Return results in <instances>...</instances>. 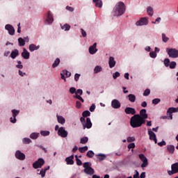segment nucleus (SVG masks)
Masks as SVG:
<instances>
[{
  "label": "nucleus",
  "instance_id": "1",
  "mask_svg": "<svg viewBox=\"0 0 178 178\" xmlns=\"http://www.w3.org/2000/svg\"><path fill=\"white\" fill-rule=\"evenodd\" d=\"M126 12V5L124 3L120 1L118 2L113 9L112 15L114 17H119V16H122Z\"/></svg>",
  "mask_w": 178,
  "mask_h": 178
},
{
  "label": "nucleus",
  "instance_id": "2",
  "mask_svg": "<svg viewBox=\"0 0 178 178\" xmlns=\"http://www.w3.org/2000/svg\"><path fill=\"white\" fill-rule=\"evenodd\" d=\"M91 115V113L89 111H85L82 113V116L80 118V121L83 126V129L86 130V129H91L92 127V123H91V119L90 118H88V116H90Z\"/></svg>",
  "mask_w": 178,
  "mask_h": 178
},
{
  "label": "nucleus",
  "instance_id": "3",
  "mask_svg": "<svg viewBox=\"0 0 178 178\" xmlns=\"http://www.w3.org/2000/svg\"><path fill=\"white\" fill-rule=\"evenodd\" d=\"M130 124L133 129H137V127H141L143 124H145V122L140 118L138 114H136L131 118Z\"/></svg>",
  "mask_w": 178,
  "mask_h": 178
},
{
  "label": "nucleus",
  "instance_id": "4",
  "mask_svg": "<svg viewBox=\"0 0 178 178\" xmlns=\"http://www.w3.org/2000/svg\"><path fill=\"white\" fill-rule=\"evenodd\" d=\"M84 168L83 172L86 175H88L89 176H92L94 173H95V170L92 168H91V163L86 162L83 164Z\"/></svg>",
  "mask_w": 178,
  "mask_h": 178
},
{
  "label": "nucleus",
  "instance_id": "5",
  "mask_svg": "<svg viewBox=\"0 0 178 178\" xmlns=\"http://www.w3.org/2000/svg\"><path fill=\"white\" fill-rule=\"evenodd\" d=\"M44 163H45V161L44 160V159L40 158L33 163V168L34 169H38L40 168H42Z\"/></svg>",
  "mask_w": 178,
  "mask_h": 178
},
{
  "label": "nucleus",
  "instance_id": "6",
  "mask_svg": "<svg viewBox=\"0 0 178 178\" xmlns=\"http://www.w3.org/2000/svg\"><path fill=\"white\" fill-rule=\"evenodd\" d=\"M57 134L60 137H62V138H66V137H67V135L69 134V133L67 132V131H66L65 127H61L58 129Z\"/></svg>",
  "mask_w": 178,
  "mask_h": 178
},
{
  "label": "nucleus",
  "instance_id": "7",
  "mask_svg": "<svg viewBox=\"0 0 178 178\" xmlns=\"http://www.w3.org/2000/svg\"><path fill=\"white\" fill-rule=\"evenodd\" d=\"M166 51L169 58H178V50L176 49H167Z\"/></svg>",
  "mask_w": 178,
  "mask_h": 178
},
{
  "label": "nucleus",
  "instance_id": "8",
  "mask_svg": "<svg viewBox=\"0 0 178 178\" xmlns=\"http://www.w3.org/2000/svg\"><path fill=\"white\" fill-rule=\"evenodd\" d=\"M168 173L170 176L178 173V162L171 165V170H168Z\"/></svg>",
  "mask_w": 178,
  "mask_h": 178
},
{
  "label": "nucleus",
  "instance_id": "9",
  "mask_svg": "<svg viewBox=\"0 0 178 178\" xmlns=\"http://www.w3.org/2000/svg\"><path fill=\"white\" fill-rule=\"evenodd\" d=\"M138 116L145 123V120L148 119V114L147 113V110L145 108L141 109L139 112Z\"/></svg>",
  "mask_w": 178,
  "mask_h": 178
},
{
  "label": "nucleus",
  "instance_id": "10",
  "mask_svg": "<svg viewBox=\"0 0 178 178\" xmlns=\"http://www.w3.org/2000/svg\"><path fill=\"white\" fill-rule=\"evenodd\" d=\"M139 159L142 161L141 168H147L148 166V159L144 155V154H139Z\"/></svg>",
  "mask_w": 178,
  "mask_h": 178
},
{
  "label": "nucleus",
  "instance_id": "11",
  "mask_svg": "<svg viewBox=\"0 0 178 178\" xmlns=\"http://www.w3.org/2000/svg\"><path fill=\"white\" fill-rule=\"evenodd\" d=\"M136 26H147L148 25V18L143 17L140 18V20L136 22Z\"/></svg>",
  "mask_w": 178,
  "mask_h": 178
},
{
  "label": "nucleus",
  "instance_id": "12",
  "mask_svg": "<svg viewBox=\"0 0 178 178\" xmlns=\"http://www.w3.org/2000/svg\"><path fill=\"white\" fill-rule=\"evenodd\" d=\"M176 112H178V107L169 108L167 111V114L169 115V119L172 120V119H173V115H172V113H176Z\"/></svg>",
  "mask_w": 178,
  "mask_h": 178
},
{
  "label": "nucleus",
  "instance_id": "13",
  "mask_svg": "<svg viewBox=\"0 0 178 178\" xmlns=\"http://www.w3.org/2000/svg\"><path fill=\"white\" fill-rule=\"evenodd\" d=\"M15 158L19 161H24V159H26V154L20 150H17L15 152Z\"/></svg>",
  "mask_w": 178,
  "mask_h": 178
},
{
  "label": "nucleus",
  "instance_id": "14",
  "mask_svg": "<svg viewBox=\"0 0 178 178\" xmlns=\"http://www.w3.org/2000/svg\"><path fill=\"white\" fill-rule=\"evenodd\" d=\"M19 113H20V111L19 110H16V109L12 110L13 118L11 117L10 118L11 123H16L17 122L16 116H17V115H19Z\"/></svg>",
  "mask_w": 178,
  "mask_h": 178
},
{
  "label": "nucleus",
  "instance_id": "15",
  "mask_svg": "<svg viewBox=\"0 0 178 178\" xmlns=\"http://www.w3.org/2000/svg\"><path fill=\"white\" fill-rule=\"evenodd\" d=\"M148 134L149 136V140H154V143L156 144L158 143V140L156 139V135L151 129H148Z\"/></svg>",
  "mask_w": 178,
  "mask_h": 178
},
{
  "label": "nucleus",
  "instance_id": "16",
  "mask_svg": "<svg viewBox=\"0 0 178 178\" xmlns=\"http://www.w3.org/2000/svg\"><path fill=\"white\" fill-rule=\"evenodd\" d=\"M5 29L8 31L10 35H15V28L12 25L6 24Z\"/></svg>",
  "mask_w": 178,
  "mask_h": 178
},
{
  "label": "nucleus",
  "instance_id": "17",
  "mask_svg": "<svg viewBox=\"0 0 178 178\" xmlns=\"http://www.w3.org/2000/svg\"><path fill=\"white\" fill-rule=\"evenodd\" d=\"M111 106L114 109H119L121 106L120 102L118 99H113L111 102Z\"/></svg>",
  "mask_w": 178,
  "mask_h": 178
},
{
  "label": "nucleus",
  "instance_id": "18",
  "mask_svg": "<svg viewBox=\"0 0 178 178\" xmlns=\"http://www.w3.org/2000/svg\"><path fill=\"white\" fill-rule=\"evenodd\" d=\"M124 112L125 113H127V115H136V108H131V107H126L124 109Z\"/></svg>",
  "mask_w": 178,
  "mask_h": 178
},
{
  "label": "nucleus",
  "instance_id": "19",
  "mask_svg": "<svg viewBox=\"0 0 178 178\" xmlns=\"http://www.w3.org/2000/svg\"><path fill=\"white\" fill-rule=\"evenodd\" d=\"M52 23H54V16L51 14V12H49L45 21V24H52Z\"/></svg>",
  "mask_w": 178,
  "mask_h": 178
},
{
  "label": "nucleus",
  "instance_id": "20",
  "mask_svg": "<svg viewBox=\"0 0 178 178\" xmlns=\"http://www.w3.org/2000/svg\"><path fill=\"white\" fill-rule=\"evenodd\" d=\"M98 49H97V43H94L93 45L89 47V53L90 55H94L97 54Z\"/></svg>",
  "mask_w": 178,
  "mask_h": 178
},
{
  "label": "nucleus",
  "instance_id": "21",
  "mask_svg": "<svg viewBox=\"0 0 178 178\" xmlns=\"http://www.w3.org/2000/svg\"><path fill=\"white\" fill-rule=\"evenodd\" d=\"M108 65H109L110 69H113V67H115L116 65V61L115 60V58L113 56L109 57Z\"/></svg>",
  "mask_w": 178,
  "mask_h": 178
},
{
  "label": "nucleus",
  "instance_id": "22",
  "mask_svg": "<svg viewBox=\"0 0 178 178\" xmlns=\"http://www.w3.org/2000/svg\"><path fill=\"white\" fill-rule=\"evenodd\" d=\"M22 56L24 59H30V52L24 48L22 53Z\"/></svg>",
  "mask_w": 178,
  "mask_h": 178
},
{
  "label": "nucleus",
  "instance_id": "23",
  "mask_svg": "<svg viewBox=\"0 0 178 178\" xmlns=\"http://www.w3.org/2000/svg\"><path fill=\"white\" fill-rule=\"evenodd\" d=\"M29 49L30 52H34V51L40 49V45L37 46L35 44H31L29 47Z\"/></svg>",
  "mask_w": 178,
  "mask_h": 178
},
{
  "label": "nucleus",
  "instance_id": "24",
  "mask_svg": "<svg viewBox=\"0 0 178 178\" xmlns=\"http://www.w3.org/2000/svg\"><path fill=\"white\" fill-rule=\"evenodd\" d=\"M56 118L57 122L58 123H60V124H63L64 123H66V120L63 118V116L57 114Z\"/></svg>",
  "mask_w": 178,
  "mask_h": 178
},
{
  "label": "nucleus",
  "instance_id": "25",
  "mask_svg": "<svg viewBox=\"0 0 178 178\" xmlns=\"http://www.w3.org/2000/svg\"><path fill=\"white\" fill-rule=\"evenodd\" d=\"M74 159V156L73 155L67 157L65 159V162H67V165H73L74 163V161H73Z\"/></svg>",
  "mask_w": 178,
  "mask_h": 178
},
{
  "label": "nucleus",
  "instance_id": "26",
  "mask_svg": "<svg viewBox=\"0 0 178 178\" xmlns=\"http://www.w3.org/2000/svg\"><path fill=\"white\" fill-rule=\"evenodd\" d=\"M93 3H95V6H96V8H102V0H92Z\"/></svg>",
  "mask_w": 178,
  "mask_h": 178
},
{
  "label": "nucleus",
  "instance_id": "27",
  "mask_svg": "<svg viewBox=\"0 0 178 178\" xmlns=\"http://www.w3.org/2000/svg\"><path fill=\"white\" fill-rule=\"evenodd\" d=\"M18 56H19V50L14 49L13 51H12L10 54V58H12V59H16V57Z\"/></svg>",
  "mask_w": 178,
  "mask_h": 178
},
{
  "label": "nucleus",
  "instance_id": "28",
  "mask_svg": "<svg viewBox=\"0 0 178 178\" xmlns=\"http://www.w3.org/2000/svg\"><path fill=\"white\" fill-rule=\"evenodd\" d=\"M127 98H128L129 102L134 103L136 102V95L133 94H129L127 96Z\"/></svg>",
  "mask_w": 178,
  "mask_h": 178
},
{
  "label": "nucleus",
  "instance_id": "29",
  "mask_svg": "<svg viewBox=\"0 0 178 178\" xmlns=\"http://www.w3.org/2000/svg\"><path fill=\"white\" fill-rule=\"evenodd\" d=\"M167 151H168V152L170 154H174L175 153V145H168Z\"/></svg>",
  "mask_w": 178,
  "mask_h": 178
},
{
  "label": "nucleus",
  "instance_id": "30",
  "mask_svg": "<svg viewBox=\"0 0 178 178\" xmlns=\"http://www.w3.org/2000/svg\"><path fill=\"white\" fill-rule=\"evenodd\" d=\"M147 13L149 16H154V8L151 6L147 8Z\"/></svg>",
  "mask_w": 178,
  "mask_h": 178
},
{
  "label": "nucleus",
  "instance_id": "31",
  "mask_svg": "<svg viewBox=\"0 0 178 178\" xmlns=\"http://www.w3.org/2000/svg\"><path fill=\"white\" fill-rule=\"evenodd\" d=\"M18 44H19V47H24V45H26L24 39H23V38H18Z\"/></svg>",
  "mask_w": 178,
  "mask_h": 178
},
{
  "label": "nucleus",
  "instance_id": "32",
  "mask_svg": "<svg viewBox=\"0 0 178 178\" xmlns=\"http://www.w3.org/2000/svg\"><path fill=\"white\" fill-rule=\"evenodd\" d=\"M39 136H40V134L33 132V133L31 134L30 138H31L32 140H37V138H38Z\"/></svg>",
  "mask_w": 178,
  "mask_h": 178
},
{
  "label": "nucleus",
  "instance_id": "33",
  "mask_svg": "<svg viewBox=\"0 0 178 178\" xmlns=\"http://www.w3.org/2000/svg\"><path fill=\"white\" fill-rule=\"evenodd\" d=\"M99 72H102V67L97 65L94 69V73L97 74V73H99Z\"/></svg>",
  "mask_w": 178,
  "mask_h": 178
},
{
  "label": "nucleus",
  "instance_id": "34",
  "mask_svg": "<svg viewBox=\"0 0 178 178\" xmlns=\"http://www.w3.org/2000/svg\"><path fill=\"white\" fill-rule=\"evenodd\" d=\"M59 63H60V59L56 58L54 62V63L52 64V67L54 68L58 67V66L59 65Z\"/></svg>",
  "mask_w": 178,
  "mask_h": 178
},
{
  "label": "nucleus",
  "instance_id": "35",
  "mask_svg": "<svg viewBox=\"0 0 178 178\" xmlns=\"http://www.w3.org/2000/svg\"><path fill=\"white\" fill-rule=\"evenodd\" d=\"M61 29L65 31H69V30H70V25L68 24H65L63 26H61Z\"/></svg>",
  "mask_w": 178,
  "mask_h": 178
},
{
  "label": "nucleus",
  "instance_id": "36",
  "mask_svg": "<svg viewBox=\"0 0 178 178\" xmlns=\"http://www.w3.org/2000/svg\"><path fill=\"white\" fill-rule=\"evenodd\" d=\"M79 151L81 154H84V152H86V151H88V147L85 146V147H79Z\"/></svg>",
  "mask_w": 178,
  "mask_h": 178
},
{
  "label": "nucleus",
  "instance_id": "37",
  "mask_svg": "<svg viewBox=\"0 0 178 178\" xmlns=\"http://www.w3.org/2000/svg\"><path fill=\"white\" fill-rule=\"evenodd\" d=\"M177 65V63H176V61H172L170 63V65H168V67H170V69H176Z\"/></svg>",
  "mask_w": 178,
  "mask_h": 178
},
{
  "label": "nucleus",
  "instance_id": "38",
  "mask_svg": "<svg viewBox=\"0 0 178 178\" xmlns=\"http://www.w3.org/2000/svg\"><path fill=\"white\" fill-rule=\"evenodd\" d=\"M81 144H87L88 143V137L85 136L81 138L80 140Z\"/></svg>",
  "mask_w": 178,
  "mask_h": 178
},
{
  "label": "nucleus",
  "instance_id": "39",
  "mask_svg": "<svg viewBox=\"0 0 178 178\" xmlns=\"http://www.w3.org/2000/svg\"><path fill=\"white\" fill-rule=\"evenodd\" d=\"M163 65L165 67H169L170 65V60L169 58H165L163 60Z\"/></svg>",
  "mask_w": 178,
  "mask_h": 178
},
{
  "label": "nucleus",
  "instance_id": "40",
  "mask_svg": "<svg viewBox=\"0 0 178 178\" xmlns=\"http://www.w3.org/2000/svg\"><path fill=\"white\" fill-rule=\"evenodd\" d=\"M161 36L163 42H168L169 41V38L166 36V34L162 33Z\"/></svg>",
  "mask_w": 178,
  "mask_h": 178
},
{
  "label": "nucleus",
  "instance_id": "41",
  "mask_svg": "<svg viewBox=\"0 0 178 178\" xmlns=\"http://www.w3.org/2000/svg\"><path fill=\"white\" fill-rule=\"evenodd\" d=\"M76 161V165L78 166H81L83 165V162L80 159H79V156L77 155H75Z\"/></svg>",
  "mask_w": 178,
  "mask_h": 178
},
{
  "label": "nucleus",
  "instance_id": "42",
  "mask_svg": "<svg viewBox=\"0 0 178 178\" xmlns=\"http://www.w3.org/2000/svg\"><path fill=\"white\" fill-rule=\"evenodd\" d=\"M22 143L23 144H30V143H31V139L29 138H24L22 139Z\"/></svg>",
  "mask_w": 178,
  "mask_h": 178
},
{
  "label": "nucleus",
  "instance_id": "43",
  "mask_svg": "<svg viewBox=\"0 0 178 178\" xmlns=\"http://www.w3.org/2000/svg\"><path fill=\"white\" fill-rule=\"evenodd\" d=\"M94 155L95 153L92 152V150H89L86 154V156H88V158H92Z\"/></svg>",
  "mask_w": 178,
  "mask_h": 178
},
{
  "label": "nucleus",
  "instance_id": "44",
  "mask_svg": "<svg viewBox=\"0 0 178 178\" xmlns=\"http://www.w3.org/2000/svg\"><path fill=\"white\" fill-rule=\"evenodd\" d=\"M98 159L99 161H104V159H105L106 158V155L103 154H97Z\"/></svg>",
  "mask_w": 178,
  "mask_h": 178
},
{
  "label": "nucleus",
  "instance_id": "45",
  "mask_svg": "<svg viewBox=\"0 0 178 178\" xmlns=\"http://www.w3.org/2000/svg\"><path fill=\"white\" fill-rule=\"evenodd\" d=\"M49 131H41L40 134L43 136V137H47V136H49Z\"/></svg>",
  "mask_w": 178,
  "mask_h": 178
},
{
  "label": "nucleus",
  "instance_id": "46",
  "mask_svg": "<svg viewBox=\"0 0 178 178\" xmlns=\"http://www.w3.org/2000/svg\"><path fill=\"white\" fill-rule=\"evenodd\" d=\"M63 73L66 76V77H70V76H72V73L66 70H64Z\"/></svg>",
  "mask_w": 178,
  "mask_h": 178
},
{
  "label": "nucleus",
  "instance_id": "47",
  "mask_svg": "<svg viewBox=\"0 0 178 178\" xmlns=\"http://www.w3.org/2000/svg\"><path fill=\"white\" fill-rule=\"evenodd\" d=\"M127 143H133V141H136V138L134 136H129L127 139Z\"/></svg>",
  "mask_w": 178,
  "mask_h": 178
},
{
  "label": "nucleus",
  "instance_id": "48",
  "mask_svg": "<svg viewBox=\"0 0 178 178\" xmlns=\"http://www.w3.org/2000/svg\"><path fill=\"white\" fill-rule=\"evenodd\" d=\"M159 102H161V99H159V98H156L152 100V104L154 105H158V104H159Z\"/></svg>",
  "mask_w": 178,
  "mask_h": 178
},
{
  "label": "nucleus",
  "instance_id": "49",
  "mask_svg": "<svg viewBox=\"0 0 178 178\" xmlns=\"http://www.w3.org/2000/svg\"><path fill=\"white\" fill-rule=\"evenodd\" d=\"M45 171L44 170V168H42L41 170H40L39 172H38V175H40L41 177H45Z\"/></svg>",
  "mask_w": 178,
  "mask_h": 178
},
{
  "label": "nucleus",
  "instance_id": "50",
  "mask_svg": "<svg viewBox=\"0 0 178 178\" xmlns=\"http://www.w3.org/2000/svg\"><path fill=\"white\" fill-rule=\"evenodd\" d=\"M151 94V90L149 89H146L144 92H143V96L144 97H148Z\"/></svg>",
  "mask_w": 178,
  "mask_h": 178
},
{
  "label": "nucleus",
  "instance_id": "51",
  "mask_svg": "<svg viewBox=\"0 0 178 178\" xmlns=\"http://www.w3.org/2000/svg\"><path fill=\"white\" fill-rule=\"evenodd\" d=\"M75 95H76L75 97H77V95H79V96L83 95V90L78 89L77 90H76Z\"/></svg>",
  "mask_w": 178,
  "mask_h": 178
},
{
  "label": "nucleus",
  "instance_id": "52",
  "mask_svg": "<svg viewBox=\"0 0 178 178\" xmlns=\"http://www.w3.org/2000/svg\"><path fill=\"white\" fill-rule=\"evenodd\" d=\"M119 76H120V73L119 72H115L113 74V78L114 79V80H116L117 77Z\"/></svg>",
  "mask_w": 178,
  "mask_h": 178
},
{
  "label": "nucleus",
  "instance_id": "53",
  "mask_svg": "<svg viewBox=\"0 0 178 178\" xmlns=\"http://www.w3.org/2000/svg\"><path fill=\"white\" fill-rule=\"evenodd\" d=\"M149 56H150V58L155 59V58H156V56H157V54L154 51H152L149 53Z\"/></svg>",
  "mask_w": 178,
  "mask_h": 178
},
{
  "label": "nucleus",
  "instance_id": "54",
  "mask_svg": "<svg viewBox=\"0 0 178 178\" xmlns=\"http://www.w3.org/2000/svg\"><path fill=\"white\" fill-rule=\"evenodd\" d=\"M17 62L18 65H16V67L17 69H23V65H22V61L17 60Z\"/></svg>",
  "mask_w": 178,
  "mask_h": 178
},
{
  "label": "nucleus",
  "instance_id": "55",
  "mask_svg": "<svg viewBox=\"0 0 178 178\" xmlns=\"http://www.w3.org/2000/svg\"><path fill=\"white\" fill-rule=\"evenodd\" d=\"M131 148H136V144L134 143L128 145V149H131Z\"/></svg>",
  "mask_w": 178,
  "mask_h": 178
},
{
  "label": "nucleus",
  "instance_id": "56",
  "mask_svg": "<svg viewBox=\"0 0 178 178\" xmlns=\"http://www.w3.org/2000/svg\"><path fill=\"white\" fill-rule=\"evenodd\" d=\"M81 33L82 34V37H83V38L87 37V32H86V31H84V29H81Z\"/></svg>",
  "mask_w": 178,
  "mask_h": 178
},
{
  "label": "nucleus",
  "instance_id": "57",
  "mask_svg": "<svg viewBox=\"0 0 178 178\" xmlns=\"http://www.w3.org/2000/svg\"><path fill=\"white\" fill-rule=\"evenodd\" d=\"M161 18L157 17L155 20V22H152V24H156V23H161Z\"/></svg>",
  "mask_w": 178,
  "mask_h": 178
},
{
  "label": "nucleus",
  "instance_id": "58",
  "mask_svg": "<svg viewBox=\"0 0 178 178\" xmlns=\"http://www.w3.org/2000/svg\"><path fill=\"white\" fill-rule=\"evenodd\" d=\"M70 94H76V88L72 87L70 88Z\"/></svg>",
  "mask_w": 178,
  "mask_h": 178
},
{
  "label": "nucleus",
  "instance_id": "59",
  "mask_svg": "<svg viewBox=\"0 0 178 178\" xmlns=\"http://www.w3.org/2000/svg\"><path fill=\"white\" fill-rule=\"evenodd\" d=\"M157 144L159 145V147H163V145H166V142L163 140L161 142H159Z\"/></svg>",
  "mask_w": 178,
  "mask_h": 178
},
{
  "label": "nucleus",
  "instance_id": "60",
  "mask_svg": "<svg viewBox=\"0 0 178 178\" xmlns=\"http://www.w3.org/2000/svg\"><path fill=\"white\" fill-rule=\"evenodd\" d=\"M76 108H77V109H80V108H81V103L79 101H76Z\"/></svg>",
  "mask_w": 178,
  "mask_h": 178
},
{
  "label": "nucleus",
  "instance_id": "61",
  "mask_svg": "<svg viewBox=\"0 0 178 178\" xmlns=\"http://www.w3.org/2000/svg\"><path fill=\"white\" fill-rule=\"evenodd\" d=\"M75 98H76V99H79V101H81V102H84V99L83 97H81V96H80V95L75 96Z\"/></svg>",
  "mask_w": 178,
  "mask_h": 178
},
{
  "label": "nucleus",
  "instance_id": "62",
  "mask_svg": "<svg viewBox=\"0 0 178 178\" xmlns=\"http://www.w3.org/2000/svg\"><path fill=\"white\" fill-rule=\"evenodd\" d=\"M89 110L90 111V112H94V111H95V104H92L90 107Z\"/></svg>",
  "mask_w": 178,
  "mask_h": 178
},
{
  "label": "nucleus",
  "instance_id": "63",
  "mask_svg": "<svg viewBox=\"0 0 178 178\" xmlns=\"http://www.w3.org/2000/svg\"><path fill=\"white\" fill-rule=\"evenodd\" d=\"M80 74H75L74 75V80L75 81H79V79H80Z\"/></svg>",
  "mask_w": 178,
  "mask_h": 178
},
{
  "label": "nucleus",
  "instance_id": "64",
  "mask_svg": "<svg viewBox=\"0 0 178 178\" xmlns=\"http://www.w3.org/2000/svg\"><path fill=\"white\" fill-rule=\"evenodd\" d=\"M66 9H67V10H69L70 12H74V8H73V7H70L69 6H67L66 7Z\"/></svg>",
  "mask_w": 178,
  "mask_h": 178
}]
</instances>
